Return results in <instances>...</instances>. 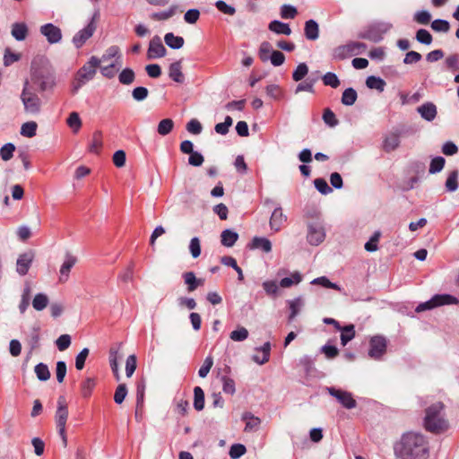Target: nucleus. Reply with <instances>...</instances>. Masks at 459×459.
<instances>
[{"label":"nucleus","instance_id":"nucleus-1","mask_svg":"<svg viewBox=\"0 0 459 459\" xmlns=\"http://www.w3.org/2000/svg\"><path fill=\"white\" fill-rule=\"evenodd\" d=\"M430 451L429 437L416 430L403 433L394 445L396 459H429Z\"/></svg>","mask_w":459,"mask_h":459},{"label":"nucleus","instance_id":"nucleus-2","mask_svg":"<svg viewBox=\"0 0 459 459\" xmlns=\"http://www.w3.org/2000/svg\"><path fill=\"white\" fill-rule=\"evenodd\" d=\"M422 427L427 432L434 435L442 434L449 429L442 403H433L426 408Z\"/></svg>","mask_w":459,"mask_h":459},{"label":"nucleus","instance_id":"nucleus-3","mask_svg":"<svg viewBox=\"0 0 459 459\" xmlns=\"http://www.w3.org/2000/svg\"><path fill=\"white\" fill-rule=\"evenodd\" d=\"M100 60L97 56H91L76 73L72 83L71 91L76 94L78 91L88 82L91 81L100 66Z\"/></svg>","mask_w":459,"mask_h":459},{"label":"nucleus","instance_id":"nucleus-4","mask_svg":"<svg viewBox=\"0 0 459 459\" xmlns=\"http://www.w3.org/2000/svg\"><path fill=\"white\" fill-rule=\"evenodd\" d=\"M31 82L40 92H52L56 85L55 72L48 67H40L31 73Z\"/></svg>","mask_w":459,"mask_h":459},{"label":"nucleus","instance_id":"nucleus-5","mask_svg":"<svg viewBox=\"0 0 459 459\" xmlns=\"http://www.w3.org/2000/svg\"><path fill=\"white\" fill-rule=\"evenodd\" d=\"M21 100L26 113L30 115H38L41 109V100L35 92L33 85L28 81L25 82L21 94Z\"/></svg>","mask_w":459,"mask_h":459},{"label":"nucleus","instance_id":"nucleus-6","mask_svg":"<svg viewBox=\"0 0 459 459\" xmlns=\"http://www.w3.org/2000/svg\"><path fill=\"white\" fill-rule=\"evenodd\" d=\"M457 298L449 294H437L432 297L429 300L419 304L415 311L420 313L426 310H429L437 307L442 305L457 304Z\"/></svg>","mask_w":459,"mask_h":459},{"label":"nucleus","instance_id":"nucleus-7","mask_svg":"<svg viewBox=\"0 0 459 459\" xmlns=\"http://www.w3.org/2000/svg\"><path fill=\"white\" fill-rule=\"evenodd\" d=\"M100 12L95 11L91 21L82 30H79L73 38V43L75 48H80L93 35L96 30L95 21L99 19Z\"/></svg>","mask_w":459,"mask_h":459},{"label":"nucleus","instance_id":"nucleus-8","mask_svg":"<svg viewBox=\"0 0 459 459\" xmlns=\"http://www.w3.org/2000/svg\"><path fill=\"white\" fill-rule=\"evenodd\" d=\"M68 417V408L66 403H59L56 412V421L59 435L63 439V443L66 446L65 423Z\"/></svg>","mask_w":459,"mask_h":459},{"label":"nucleus","instance_id":"nucleus-9","mask_svg":"<svg viewBox=\"0 0 459 459\" xmlns=\"http://www.w3.org/2000/svg\"><path fill=\"white\" fill-rule=\"evenodd\" d=\"M325 232L323 226L319 223H309L307 226V241L313 246H318L324 241Z\"/></svg>","mask_w":459,"mask_h":459},{"label":"nucleus","instance_id":"nucleus-10","mask_svg":"<svg viewBox=\"0 0 459 459\" xmlns=\"http://www.w3.org/2000/svg\"><path fill=\"white\" fill-rule=\"evenodd\" d=\"M369 346L368 355L373 359H379L386 351V340L382 336H374Z\"/></svg>","mask_w":459,"mask_h":459},{"label":"nucleus","instance_id":"nucleus-11","mask_svg":"<svg viewBox=\"0 0 459 459\" xmlns=\"http://www.w3.org/2000/svg\"><path fill=\"white\" fill-rule=\"evenodd\" d=\"M40 33L47 38L50 44L58 43L62 39L61 30L53 23H47L40 27Z\"/></svg>","mask_w":459,"mask_h":459},{"label":"nucleus","instance_id":"nucleus-12","mask_svg":"<svg viewBox=\"0 0 459 459\" xmlns=\"http://www.w3.org/2000/svg\"><path fill=\"white\" fill-rule=\"evenodd\" d=\"M167 50L159 36H154L149 44L148 58L154 59L165 56Z\"/></svg>","mask_w":459,"mask_h":459},{"label":"nucleus","instance_id":"nucleus-13","mask_svg":"<svg viewBox=\"0 0 459 459\" xmlns=\"http://www.w3.org/2000/svg\"><path fill=\"white\" fill-rule=\"evenodd\" d=\"M77 263V257L70 253H66L65 255V260L59 270V281L65 282L69 278V273L71 269Z\"/></svg>","mask_w":459,"mask_h":459},{"label":"nucleus","instance_id":"nucleus-14","mask_svg":"<svg viewBox=\"0 0 459 459\" xmlns=\"http://www.w3.org/2000/svg\"><path fill=\"white\" fill-rule=\"evenodd\" d=\"M287 221V216L283 213L281 206L274 208L270 218V228L279 231Z\"/></svg>","mask_w":459,"mask_h":459},{"label":"nucleus","instance_id":"nucleus-15","mask_svg":"<svg viewBox=\"0 0 459 459\" xmlns=\"http://www.w3.org/2000/svg\"><path fill=\"white\" fill-rule=\"evenodd\" d=\"M33 261V255L31 253L21 254L16 262V272L23 276L27 274Z\"/></svg>","mask_w":459,"mask_h":459},{"label":"nucleus","instance_id":"nucleus-16","mask_svg":"<svg viewBox=\"0 0 459 459\" xmlns=\"http://www.w3.org/2000/svg\"><path fill=\"white\" fill-rule=\"evenodd\" d=\"M418 113L420 115V117L430 122L435 119L437 117V107L432 102H426L417 108Z\"/></svg>","mask_w":459,"mask_h":459},{"label":"nucleus","instance_id":"nucleus-17","mask_svg":"<svg viewBox=\"0 0 459 459\" xmlns=\"http://www.w3.org/2000/svg\"><path fill=\"white\" fill-rule=\"evenodd\" d=\"M169 76L171 80L178 83H183L185 81V75L182 73L181 60L176 61L170 64L169 67Z\"/></svg>","mask_w":459,"mask_h":459},{"label":"nucleus","instance_id":"nucleus-18","mask_svg":"<svg viewBox=\"0 0 459 459\" xmlns=\"http://www.w3.org/2000/svg\"><path fill=\"white\" fill-rule=\"evenodd\" d=\"M183 11L179 9V6L178 4H172L169 6V9L153 13L151 15V18L154 21H166L169 18L173 17L177 13H182Z\"/></svg>","mask_w":459,"mask_h":459},{"label":"nucleus","instance_id":"nucleus-19","mask_svg":"<svg viewBox=\"0 0 459 459\" xmlns=\"http://www.w3.org/2000/svg\"><path fill=\"white\" fill-rule=\"evenodd\" d=\"M305 37L308 40H316L319 37V26L315 20H308L305 22Z\"/></svg>","mask_w":459,"mask_h":459},{"label":"nucleus","instance_id":"nucleus-20","mask_svg":"<svg viewBox=\"0 0 459 459\" xmlns=\"http://www.w3.org/2000/svg\"><path fill=\"white\" fill-rule=\"evenodd\" d=\"M96 385L94 377H86L80 385V393L82 399H89Z\"/></svg>","mask_w":459,"mask_h":459},{"label":"nucleus","instance_id":"nucleus-21","mask_svg":"<svg viewBox=\"0 0 459 459\" xmlns=\"http://www.w3.org/2000/svg\"><path fill=\"white\" fill-rule=\"evenodd\" d=\"M251 249H262L265 253L272 250V243L266 238L255 237L249 244Z\"/></svg>","mask_w":459,"mask_h":459},{"label":"nucleus","instance_id":"nucleus-22","mask_svg":"<svg viewBox=\"0 0 459 459\" xmlns=\"http://www.w3.org/2000/svg\"><path fill=\"white\" fill-rule=\"evenodd\" d=\"M185 283L187 285V290L192 292L195 290L198 286L203 285L204 280L197 279L193 272H186L183 273Z\"/></svg>","mask_w":459,"mask_h":459},{"label":"nucleus","instance_id":"nucleus-23","mask_svg":"<svg viewBox=\"0 0 459 459\" xmlns=\"http://www.w3.org/2000/svg\"><path fill=\"white\" fill-rule=\"evenodd\" d=\"M268 29L276 34L289 36L291 33V30L289 24L280 22L278 20L272 21L268 25Z\"/></svg>","mask_w":459,"mask_h":459},{"label":"nucleus","instance_id":"nucleus-24","mask_svg":"<svg viewBox=\"0 0 459 459\" xmlns=\"http://www.w3.org/2000/svg\"><path fill=\"white\" fill-rule=\"evenodd\" d=\"M11 33L16 40H24L28 34V27L23 22H15L12 25Z\"/></svg>","mask_w":459,"mask_h":459},{"label":"nucleus","instance_id":"nucleus-25","mask_svg":"<svg viewBox=\"0 0 459 459\" xmlns=\"http://www.w3.org/2000/svg\"><path fill=\"white\" fill-rule=\"evenodd\" d=\"M164 41L168 47L172 49H179L184 46L185 40L181 36H176L172 32H168L164 36Z\"/></svg>","mask_w":459,"mask_h":459},{"label":"nucleus","instance_id":"nucleus-26","mask_svg":"<svg viewBox=\"0 0 459 459\" xmlns=\"http://www.w3.org/2000/svg\"><path fill=\"white\" fill-rule=\"evenodd\" d=\"M242 420L246 421L245 431L247 432L256 430L261 423L260 419L250 412H245L242 415Z\"/></svg>","mask_w":459,"mask_h":459},{"label":"nucleus","instance_id":"nucleus-27","mask_svg":"<svg viewBox=\"0 0 459 459\" xmlns=\"http://www.w3.org/2000/svg\"><path fill=\"white\" fill-rule=\"evenodd\" d=\"M40 328L39 326L32 327L30 334L26 338V342L28 345L30 346V351H33L39 348V341H40V334H39Z\"/></svg>","mask_w":459,"mask_h":459},{"label":"nucleus","instance_id":"nucleus-28","mask_svg":"<svg viewBox=\"0 0 459 459\" xmlns=\"http://www.w3.org/2000/svg\"><path fill=\"white\" fill-rule=\"evenodd\" d=\"M256 351L262 352V358L258 354H255L252 359L259 365L266 363L270 359L271 344L269 342H265L261 348H257Z\"/></svg>","mask_w":459,"mask_h":459},{"label":"nucleus","instance_id":"nucleus-29","mask_svg":"<svg viewBox=\"0 0 459 459\" xmlns=\"http://www.w3.org/2000/svg\"><path fill=\"white\" fill-rule=\"evenodd\" d=\"M30 297H31V288L29 284H25V286L22 290L21 302L18 307L21 314H24L25 311L28 309V307L30 306Z\"/></svg>","mask_w":459,"mask_h":459},{"label":"nucleus","instance_id":"nucleus-30","mask_svg":"<svg viewBox=\"0 0 459 459\" xmlns=\"http://www.w3.org/2000/svg\"><path fill=\"white\" fill-rule=\"evenodd\" d=\"M238 234L231 230H225L221 234V242L224 247H231L237 242Z\"/></svg>","mask_w":459,"mask_h":459},{"label":"nucleus","instance_id":"nucleus-31","mask_svg":"<svg viewBox=\"0 0 459 459\" xmlns=\"http://www.w3.org/2000/svg\"><path fill=\"white\" fill-rule=\"evenodd\" d=\"M325 390H327L331 395L335 397L338 402H355L351 393L335 389L334 387H326Z\"/></svg>","mask_w":459,"mask_h":459},{"label":"nucleus","instance_id":"nucleus-32","mask_svg":"<svg viewBox=\"0 0 459 459\" xmlns=\"http://www.w3.org/2000/svg\"><path fill=\"white\" fill-rule=\"evenodd\" d=\"M49 303V299L47 294L45 293H38L33 298L31 304L35 310L42 311L45 309Z\"/></svg>","mask_w":459,"mask_h":459},{"label":"nucleus","instance_id":"nucleus-33","mask_svg":"<svg viewBox=\"0 0 459 459\" xmlns=\"http://www.w3.org/2000/svg\"><path fill=\"white\" fill-rule=\"evenodd\" d=\"M338 330L342 332L341 343L342 346H345L355 337V329L353 325H348L343 327L341 326V329Z\"/></svg>","mask_w":459,"mask_h":459},{"label":"nucleus","instance_id":"nucleus-34","mask_svg":"<svg viewBox=\"0 0 459 459\" xmlns=\"http://www.w3.org/2000/svg\"><path fill=\"white\" fill-rule=\"evenodd\" d=\"M366 85L369 89H376L378 91L382 92L385 90V82L380 77L370 75L366 80Z\"/></svg>","mask_w":459,"mask_h":459},{"label":"nucleus","instance_id":"nucleus-35","mask_svg":"<svg viewBox=\"0 0 459 459\" xmlns=\"http://www.w3.org/2000/svg\"><path fill=\"white\" fill-rule=\"evenodd\" d=\"M400 144L399 134H391L387 135L384 141V149L385 152H392L395 150Z\"/></svg>","mask_w":459,"mask_h":459},{"label":"nucleus","instance_id":"nucleus-36","mask_svg":"<svg viewBox=\"0 0 459 459\" xmlns=\"http://www.w3.org/2000/svg\"><path fill=\"white\" fill-rule=\"evenodd\" d=\"M358 98L357 91L353 88H347L342 95V103L345 106L353 105Z\"/></svg>","mask_w":459,"mask_h":459},{"label":"nucleus","instance_id":"nucleus-37","mask_svg":"<svg viewBox=\"0 0 459 459\" xmlns=\"http://www.w3.org/2000/svg\"><path fill=\"white\" fill-rule=\"evenodd\" d=\"M458 170H453L448 174L446 181V188L448 192H455L458 188Z\"/></svg>","mask_w":459,"mask_h":459},{"label":"nucleus","instance_id":"nucleus-38","mask_svg":"<svg viewBox=\"0 0 459 459\" xmlns=\"http://www.w3.org/2000/svg\"><path fill=\"white\" fill-rule=\"evenodd\" d=\"M302 280V276L299 272L291 273L290 277L282 278L280 281L281 288H290L292 285L299 284Z\"/></svg>","mask_w":459,"mask_h":459},{"label":"nucleus","instance_id":"nucleus-39","mask_svg":"<svg viewBox=\"0 0 459 459\" xmlns=\"http://www.w3.org/2000/svg\"><path fill=\"white\" fill-rule=\"evenodd\" d=\"M102 147V134L100 131H96L92 134L91 143L89 145V151L92 153H99Z\"/></svg>","mask_w":459,"mask_h":459},{"label":"nucleus","instance_id":"nucleus-40","mask_svg":"<svg viewBox=\"0 0 459 459\" xmlns=\"http://www.w3.org/2000/svg\"><path fill=\"white\" fill-rule=\"evenodd\" d=\"M135 79V74L131 68H125L121 71L118 75V81L120 83L129 85L134 82Z\"/></svg>","mask_w":459,"mask_h":459},{"label":"nucleus","instance_id":"nucleus-41","mask_svg":"<svg viewBox=\"0 0 459 459\" xmlns=\"http://www.w3.org/2000/svg\"><path fill=\"white\" fill-rule=\"evenodd\" d=\"M173 127V120L170 118H165L159 123L157 132L159 134L165 136L172 131Z\"/></svg>","mask_w":459,"mask_h":459},{"label":"nucleus","instance_id":"nucleus-42","mask_svg":"<svg viewBox=\"0 0 459 459\" xmlns=\"http://www.w3.org/2000/svg\"><path fill=\"white\" fill-rule=\"evenodd\" d=\"M67 126L73 130L74 133H77L82 127V120L77 112H72L67 120Z\"/></svg>","mask_w":459,"mask_h":459},{"label":"nucleus","instance_id":"nucleus-43","mask_svg":"<svg viewBox=\"0 0 459 459\" xmlns=\"http://www.w3.org/2000/svg\"><path fill=\"white\" fill-rule=\"evenodd\" d=\"M35 374L39 380L47 381L50 377V371L48 367L44 363H39L34 368Z\"/></svg>","mask_w":459,"mask_h":459},{"label":"nucleus","instance_id":"nucleus-44","mask_svg":"<svg viewBox=\"0 0 459 459\" xmlns=\"http://www.w3.org/2000/svg\"><path fill=\"white\" fill-rule=\"evenodd\" d=\"M37 127L38 125L36 122H26L21 127V134L31 138L36 135Z\"/></svg>","mask_w":459,"mask_h":459},{"label":"nucleus","instance_id":"nucleus-45","mask_svg":"<svg viewBox=\"0 0 459 459\" xmlns=\"http://www.w3.org/2000/svg\"><path fill=\"white\" fill-rule=\"evenodd\" d=\"M332 56L334 60H343L351 56L347 44L336 47L333 50Z\"/></svg>","mask_w":459,"mask_h":459},{"label":"nucleus","instance_id":"nucleus-46","mask_svg":"<svg viewBox=\"0 0 459 459\" xmlns=\"http://www.w3.org/2000/svg\"><path fill=\"white\" fill-rule=\"evenodd\" d=\"M381 237V232L377 230L371 236L369 240L365 244L364 247L368 252H375L378 249V241Z\"/></svg>","mask_w":459,"mask_h":459},{"label":"nucleus","instance_id":"nucleus-47","mask_svg":"<svg viewBox=\"0 0 459 459\" xmlns=\"http://www.w3.org/2000/svg\"><path fill=\"white\" fill-rule=\"evenodd\" d=\"M273 47L268 41H264L261 43L259 48V57L263 62H266L269 60L270 56L273 52Z\"/></svg>","mask_w":459,"mask_h":459},{"label":"nucleus","instance_id":"nucleus-48","mask_svg":"<svg viewBox=\"0 0 459 459\" xmlns=\"http://www.w3.org/2000/svg\"><path fill=\"white\" fill-rule=\"evenodd\" d=\"M351 56L363 54L367 49V45L362 42L351 41L347 43Z\"/></svg>","mask_w":459,"mask_h":459},{"label":"nucleus","instance_id":"nucleus-49","mask_svg":"<svg viewBox=\"0 0 459 459\" xmlns=\"http://www.w3.org/2000/svg\"><path fill=\"white\" fill-rule=\"evenodd\" d=\"M289 305H290V316H289V321L290 322L299 314V308L303 305V300L301 299V298H296V299H294L292 300H290L289 301Z\"/></svg>","mask_w":459,"mask_h":459},{"label":"nucleus","instance_id":"nucleus-50","mask_svg":"<svg viewBox=\"0 0 459 459\" xmlns=\"http://www.w3.org/2000/svg\"><path fill=\"white\" fill-rule=\"evenodd\" d=\"M248 337V331L244 326H239L232 331L230 338L234 342H243Z\"/></svg>","mask_w":459,"mask_h":459},{"label":"nucleus","instance_id":"nucleus-51","mask_svg":"<svg viewBox=\"0 0 459 459\" xmlns=\"http://www.w3.org/2000/svg\"><path fill=\"white\" fill-rule=\"evenodd\" d=\"M311 284L321 285L325 288L333 289V290H336L339 291L341 290V287L339 285H337L336 283L331 282L329 281V279L325 276H321V277L314 279L311 281Z\"/></svg>","mask_w":459,"mask_h":459},{"label":"nucleus","instance_id":"nucleus-52","mask_svg":"<svg viewBox=\"0 0 459 459\" xmlns=\"http://www.w3.org/2000/svg\"><path fill=\"white\" fill-rule=\"evenodd\" d=\"M415 38L418 42L425 45H430L433 40L432 35L425 29L418 30Z\"/></svg>","mask_w":459,"mask_h":459},{"label":"nucleus","instance_id":"nucleus-53","mask_svg":"<svg viewBox=\"0 0 459 459\" xmlns=\"http://www.w3.org/2000/svg\"><path fill=\"white\" fill-rule=\"evenodd\" d=\"M445 159L441 156H437L434 159H432V160L430 161V165H429V173L430 174H436V173H438L440 172L444 166H445Z\"/></svg>","mask_w":459,"mask_h":459},{"label":"nucleus","instance_id":"nucleus-54","mask_svg":"<svg viewBox=\"0 0 459 459\" xmlns=\"http://www.w3.org/2000/svg\"><path fill=\"white\" fill-rule=\"evenodd\" d=\"M15 151L14 144L8 143L3 145L0 149V156L3 160L7 161L11 160L13 156V152Z\"/></svg>","mask_w":459,"mask_h":459},{"label":"nucleus","instance_id":"nucleus-55","mask_svg":"<svg viewBox=\"0 0 459 459\" xmlns=\"http://www.w3.org/2000/svg\"><path fill=\"white\" fill-rule=\"evenodd\" d=\"M232 118L227 116L223 123H219L215 126L214 130L217 134L225 135L228 134L229 128L232 126Z\"/></svg>","mask_w":459,"mask_h":459},{"label":"nucleus","instance_id":"nucleus-56","mask_svg":"<svg viewBox=\"0 0 459 459\" xmlns=\"http://www.w3.org/2000/svg\"><path fill=\"white\" fill-rule=\"evenodd\" d=\"M247 452V448L242 444H234L230 446L229 455L231 459H238Z\"/></svg>","mask_w":459,"mask_h":459},{"label":"nucleus","instance_id":"nucleus-57","mask_svg":"<svg viewBox=\"0 0 459 459\" xmlns=\"http://www.w3.org/2000/svg\"><path fill=\"white\" fill-rule=\"evenodd\" d=\"M323 82L326 86H331L332 88H337L340 85V80L334 73L328 72L326 73L323 78Z\"/></svg>","mask_w":459,"mask_h":459},{"label":"nucleus","instance_id":"nucleus-58","mask_svg":"<svg viewBox=\"0 0 459 459\" xmlns=\"http://www.w3.org/2000/svg\"><path fill=\"white\" fill-rule=\"evenodd\" d=\"M215 7L222 13L228 15H234L236 13V9L234 6L228 4L223 0H218L215 3Z\"/></svg>","mask_w":459,"mask_h":459},{"label":"nucleus","instance_id":"nucleus-59","mask_svg":"<svg viewBox=\"0 0 459 459\" xmlns=\"http://www.w3.org/2000/svg\"><path fill=\"white\" fill-rule=\"evenodd\" d=\"M298 13L296 7L290 4H283L281 7V17L282 19H294Z\"/></svg>","mask_w":459,"mask_h":459},{"label":"nucleus","instance_id":"nucleus-60","mask_svg":"<svg viewBox=\"0 0 459 459\" xmlns=\"http://www.w3.org/2000/svg\"><path fill=\"white\" fill-rule=\"evenodd\" d=\"M221 382L222 383V390L225 394H233L235 393V382L233 379L222 376L221 377Z\"/></svg>","mask_w":459,"mask_h":459},{"label":"nucleus","instance_id":"nucleus-61","mask_svg":"<svg viewBox=\"0 0 459 459\" xmlns=\"http://www.w3.org/2000/svg\"><path fill=\"white\" fill-rule=\"evenodd\" d=\"M308 73V67L305 63H300L292 74L295 82L301 81Z\"/></svg>","mask_w":459,"mask_h":459},{"label":"nucleus","instance_id":"nucleus-62","mask_svg":"<svg viewBox=\"0 0 459 459\" xmlns=\"http://www.w3.org/2000/svg\"><path fill=\"white\" fill-rule=\"evenodd\" d=\"M431 28L435 31L447 32L450 29V24L446 20L437 19L431 22Z\"/></svg>","mask_w":459,"mask_h":459},{"label":"nucleus","instance_id":"nucleus-63","mask_svg":"<svg viewBox=\"0 0 459 459\" xmlns=\"http://www.w3.org/2000/svg\"><path fill=\"white\" fill-rule=\"evenodd\" d=\"M189 251L193 258H197L201 255L200 239L197 237L191 238L189 243Z\"/></svg>","mask_w":459,"mask_h":459},{"label":"nucleus","instance_id":"nucleus-64","mask_svg":"<svg viewBox=\"0 0 459 459\" xmlns=\"http://www.w3.org/2000/svg\"><path fill=\"white\" fill-rule=\"evenodd\" d=\"M213 365V359L212 356H207L204 361V364L198 370V375L200 377L204 378L207 377L210 372L212 367Z\"/></svg>","mask_w":459,"mask_h":459}]
</instances>
